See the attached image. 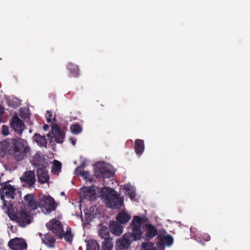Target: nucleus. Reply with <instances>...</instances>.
I'll use <instances>...</instances> for the list:
<instances>
[{
  "mask_svg": "<svg viewBox=\"0 0 250 250\" xmlns=\"http://www.w3.org/2000/svg\"><path fill=\"white\" fill-rule=\"evenodd\" d=\"M111 232L115 235L120 236L123 233V227L116 221H112L109 224Z\"/></svg>",
  "mask_w": 250,
  "mask_h": 250,
  "instance_id": "16",
  "label": "nucleus"
},
{
  "mask_svg": "<svg viewBox=\"0 0 250 250\" xmlns=\"http://www.w3.org/2000/svg\"><path fill=\"white\" fill-rule=\"evenodd\" d=\"M10 218L15 221L20 226L25 227L32 221V216L24 210L17 212L15 214L11 215Z\"/></svg>",
  "mask_w": 250,
  "mask_h": 250,
  "instance_id": "5",
  "label": "nucleus"
},
{
  "mask_svg": "<svg viewBox=\"0 0 250 250\" xmlns=\"http://www.w3.org/2000/svg\"><path fill=\"white\" fill-rule=\"evenodd\" d=\"M113 247L112 240H106L103 242L101 250H112Z\"/></svg>",
  "mask_w": 250,
  "mask_h": 250,
  "instance_id": "27",
  "label": "nucleus"
},
{
  "mask_svg": "<svg viewBox=\"0 0 250 250\" xmlns=\"http://www.w3.org/2000/svg\"><path fill=\"white\" fill-rule=\"evenodd\" d=\"M34 140L41 146H45L47 140L44 136H41L39 134H35L33 136Z\"/></svg>",
  "mask_w": 250,
  "mask_h": 250,
  "instance_id": "22",
  "label": "nucleus"
},
{
  "mask_svg": "<svg viewBox=\"0 0 250 250\" xmlns=\"http://www.w3.org/2000/svg\"><path fill=\"white\" fill-rule=\"evenodd\" d=\"M47 137V140H49L51 143L55 142L62 143L64 138V132L60 129L58 125L55 124L52 126L51 134H48Z\"/></svg>",
  "mask_w": 250,
  "mask_h": 250,
  "instance_id": "6",
  "label": "nucleus"
},
{
  "mask_svg": "<svg viewBox=\"0 0 250 250\" xmlns=\"http://www.w3.org/2000/svg\"><path fill=\"white\" fill-rule=\"evenodd\" d=\"M68 68L74 76H76L78 75L79 69L77 65L72 63H69L68 65Z\"/></svg>",
  "mask_w": 250,
  "mask_h": 250,
  "instance_id": "30",
  "label": "nucleus"
},
{
  "mask_svg": "<svg viewBox=\"0 0 250 250\" xmlns=\"http://www.w3.org/2000/svg\"><path fill=\"white\" fill-rule=\"evenodd\" d=\"M81 190L84 193L85 196L89 197L90 199L94 198L96 195V191L92 187H87L82 188Z\"/></svg>",
  "mask_w": 250,
  "mask_h": 250,
  "instance_id": "19",
  "label": "nucleus"
},
{
  "mask_svg": "<svg viewBox=\"0 0 250 250\" xmlns=\"http://www.w3.org/2000/svg\"><path fill=\"white\" fill-rule=\"evenodd\" d=\"M144 143L142 140L138 139L135 142V150L137 154L141 155L144 150Z\"/></svg>",
  "mask_w": 250,
  "mask_h": 250,
  "instance_id": "18",
  "label": "nucleus"
},
{
  "mask_svg": "<svg viewBox=\"0 0 250 250\" xmlns=\"http://www.w3.org/2000/svg\"><path fill=\"white\" fill-rule=\"evenodd\" d=\"M49 128V126L48 125H44L43 126V129L45 130V131H46Z\"/></svg>",
  "mask_w": 250,
  "mask_h": 250,
  "instance_id": "36",
  "label": "nucleus"
},
{
  "mask_svg": "<svg viewBox=\"0 0 250 250\" xmlns=\"http://www.w3.org/2000/svg\"><path fill=\"white\" fill-rule=\"evenodd\" d=\"M145 227L146 229V232L144 235V239H150L157 235V230L154 226L149 224H146Z\"/></svg>",
  "mask_w": 250,
  "mask_h": 250,
  "instance_id": "14",
  "label": "nucleus"
},
{
  "mask_svg": "<svg viewBox=\"0 0 250 250\" xmlns=\"http://www.w3.org/2000/svg\"><path fill=\"white\" fill-rule=\"evenodd\" d=\"M82 127L78 124H74L71 126V131L73 134H78L81 132Z\"/></svg>",
  "mask_w": 250,
  "mask_h": 250,
  "instance_id": "31",
  "label": "nucleus"
},
{
  "mask_svg": "<svg viewBox=\"0 0 250 250\" xmlns=\"http://www.w3.org/2000/svg\"><path fill=\"white\" fill-rule=\"evenodd\" d=\"M64 239L68 242H71L73 239V236L71 234V229L68 227H66L65 232H63Z\"/></svg>",
  "mask_w": 250,
  "mask_h": 250,
  "instance_id": "28",
  "label": "nucleus"
},
{
  "mask_svg": "<svg viewBox=\"0 0 250 250\" xmlns=\"http://www.w3.org/2000/svg\"><path fill=\"white\" fill-rule=\"evenodd\" d=\"M42 242L49 248L54 247L56 240L50 233H46L43 238H42Z\"/></svg>",
  "mask_w": 250,
  "mask_h": 250,
  "instance_id": "17",
  "label": "nucleus"
},
{
  "mask_svg": "<svg viewBox=\"0 0 250 250\" xmlns=\"http://www.w3.org/2000/svg\"><path fill=\"white\" fill-rule=\"evenodd\" d=\"M46 226L49 230L57 236L59 237L63 236L64 230L62 224L59 221L55 219H52L46 224Z\"/></svg>",
  "mask_w": 250,
  "mask_h": 250,
  "instance_id": "8",
  "label": "nucleus"
},
{
  "mask_svg": "<svg viewBox=\"0 0 250 250\" xmlns=\"http://www.w3.org/2000/svg\"><path fill=\"white\" fill-rule=\"evenodd\" d=\"M96 169L101 173V176L104 178L110 177L112 175V172L103 164L97 165Z\"/></svg>",
  "mask_w": 250,
  "mask_h": 250,
  "instance_id": "13",
  "label": "nucleus"
},
{
  "mask_svg": "<svg viewBox=\"0 0 250 250\" xmlns=\"http://www.w3.org/2000/svg\"><path fill=\"white\" fill-rule=\"evenodd\" d=\"M2 133L5 135H7L9 134V128L7 126L3 125L2 127Z\"/></svg>",
  "mask_w": 250,
  "mask_h": 250,
  "instance_id": "34",
  "label": "nucleus"
},
{
  "mask_svg": "<svg viewBox=\"0 0 250 250\" xmlns=\"http://www.w3.org/2000/svg\"><path fill=\"white\" fill-rule=\"evenodd\" d=\"M39 236H40V237H42V233H39Z\"/></svg>",
  "mask_w": 250,
  "mask_h": 250,
  "instance_id": "40",
  "label": "nucleus"
},
{
  "mask_svg": "<svg viewBox=\"0 0 250 250\" xmlns=\"http://www.w3.org/2000/svg\"><path fill=\"white\" fill-rule=\"evenodd\" d=\"M143 219L139 216H135L132 222V233H126L119 239L117 243L123 248H127L130 245V241L140 239L142 235L140 229Z\"/></svg>",
  "mask_w": 250,
  "mask_h": 250,
  "instance_id": "2",
  "label": "nucleus"
},
{
  "mask_svg": "<svg viewBox=\"0 0 250 250\" xmlns=\"http://www.w3.org/2000/svg\"><path fill=\"white\" fill-rule=\"evenodd\" d=\"M61 167H62L61 163L59 161H58L56 160H54L53 165L52 166V169H51L52 173L54 174L58 175L59 174V173L61 170Z\"/></svg>",
  "mask_w": 250,
  "mask_h": 250,
  "instance_id": "25",
  "label": "nucleus"
},
{
  "mask_svg": "<svg viewBox=\"0 0 250 250\" xmlns=\"http://www.w3.org/2000/svg\"><path fill=\"white\" fill-rule=\"evenodd\" d=\"M81 175L85 178L86 179L88 176H89V173L87 171H83L82 172Z\"/></svg>",
  "mask_w": 250,
  "mask_h": 250,
  "instance_id": "35",
  "label": "nucleus"
},
{
  "mask_svg": "<svg viewBox=\"0 0 250 250\" xmlns=\"http://www.w3.org/2000/svg\"><path fill=\"white\" fill-rule=\"evenodd\" d=\"M99 234L100 236L104 239V241L106 240H112L110 238L109 232L107 228L102 226L100 228L99 230Z\"/></svg>",
  "mask_w": 250,
  "mask_h": 250,
  "instance_id": "24",
  "label": "nucleus"
},
{
  "mask_svg": "<svg viewBox=\"0 0 250 250\" xmlns=\"http://www.w3.org/2000/svg\"><path fill=\"white\" fill-rule=\"evenodd\" d=\"M9 248L13 250H24L27 244L22 238H15L10 240L8 244Z\"/></svg>",
  "mask_w": 250,
  "mask_h": 250,
  "instance_id": "10",
  "label": "nucleus"
},
{
  "mask_svg": "<svg viewBox=\"0 0 250 250\" xmlns=\"http://www.w3.org/2000/svg\"><path fill=\"white\" fill-rule=\"evenodd\" d=\"M56 202L53 198L46 195H41L39 197V208L45 214H48L55 210Z\"/></svg>",
  "mask_w": 250,
  "mask_h": 250,
  "instance_id": "4",
  "label": "nucleus"
},
{
  "mask_svg": "<svg viewBox=\"0 0 250 250\" xmlns=\"http://www.w3.org/2000/svg\"><path fill=\"white\" fill-rule=\"evenodd\" d=\"M102 198L106 206L113 209L119 208L123 204V200L114 189L104 188L101 190Z\"/></svg>",
  "mask_w": 250,
  "mask_h": 250,
  "instance_id": "3",
  "label": "nucleus"
},
{
  "mask_svg": "<svg viewBox=\"0 0 250 250\" xmlns=\"http://www.w3.org/2000/svg\"><path fill=\"white\" fill-rule=\"evenodd\" d=\"M3 150L11 151V153L17 161L24 159L26 153L30 150L27 142L22 139H7L1 143Z\"/></svg>",
  "mask_w": 250,
  "mask_h": 250,
  "instance_id": "1",
  "label": "nucleus"
},
{
  "mask_svg": "<svg viewBox=\"0 0 250 250\" xmlns=\"http://www.w3.org/2000/svg\"><path fill=\"white\" fill-rule=\"evenodd\" d=\"M52 114L51 112L47 110L46 111V114L45 115V118L46 119V121L48 123H50L52 121V120H55V118H52Z\"/></svg>",
  "mask_w": 250,
  "mask_h": 250,
  "instance_id": "33",
  "label": "nucleus"
},
{
  "mask_svg": "<svg viewBox=\"0 0 250 250\" xmlns=\"http://www.w3.org/2000/svg\"><path fill=\"white\" fill-rule=\"evenodd\" d=\"M130 216L124 211H122L119 213L117 216V220L121 224L127 223L130 219Z\"/></svg>",
  "mask_w": 250,
  "mask_h": 250,
  "instance_id": "23",
  "label": "nucleus"
},
{
  "mask_svg": "<svg viewBox=\"0 0 250 250\" xmlns=\"http://www.w3.org/2000/svg\"><path fill=\"white\" fill-rule=\"evenodd\" d=\"M32 164L34 166L38 167L43 166L44 165V159L42 156L36 154L33 156Z\"/></svg>",
  "mask_w": 250,
  "mask_h": 250,
  "instance_id": "20",
  "label": "nucleus"
},
{
  "mask_svg": "<svg viewBox=\"0 0 250 250\" xmlns=\"http://www.w3.org/2000/svg\"><path fill=\"white\" fill-rule=\"evenodd\" d=\"M163 241L164 244L170 246L173 243V239L171 236H167L163 237Z\"/></svg>",
  "mask_w": 250,
  "mask_h": 250,
  "instance_id": "32",
  "label": "nucleus"
},
{
  "mask_svg": "<svg viewBox=\"0 0 250 250\" xmlns=\"http://www.w3.org/2000/svg\"><path fill=\"white\" fill-rule=\"evenodd\" d=\"M37 175L38 181L42 184L47 183L49 180L47 172L42 168H38Z\"/></svg>",
  "mask_w": 250,
  "mask_h": 250,
  "instance_id": "15",
  "label": "nucleus"
},
{
  "mask_svg": "<svg viewBox=\"0 0 250 250\" xmlns=\"http://www.w3.org/2000/svg\"><path fill=\"white\" fill-rule=\"evenodd\" d=\"M23 204L24 206L32 210H35L39 208V201L33 194H27L23 197Z\"/></svg>",
  "mask_w": 250,
  "mask_h": 250,
  "instance_id": "9",
  "label": "nucleus"
},
{
  "mask_svg": "<svg viewBox=\"0 0 250 250\" xmlns=\"http://www.w3.org/2000/svg\"><path fill=\"white\" fill-rule=\"evenodd\" d=\"M20 179L22 182H25L28 186L32 187L36 182L35 173L31 170L26 171L23 174Z\"/></svg>",
  "mask_w": 250,
  "mask_h": 250,
  "instance_id": "11",
  "label": "nucleus"
},
{
  "mask_svg": "<svg viewBox=\"0 0 250 250\" xmlns=\"http://www.w3.org/2000/svg\"><path fill=\"white\" fill-rule=\"evenodd\" d=\"M72 143L73 145H74L75 144V142L74 141H72Z\"/></svg>",
  "mask_w": 250,
  "mask_h": 250,
  "instance_id": "39",
  "label": "nucleus"
},
{
  "mask_svg": "<svg viewBox=\"0 0 250 250\" xmlns=\"http://www.w3.org/2000/svg\"><path fill=\"white\" fill-rule=\"evenodd\" d=\"M125 193L132 199L135 197V190L134 187L130 184H126L125 185Z\"/></svg>",
  "mask_w": 250,
  "mask_h": 250,
  "instance_id": "21",
  "label": "nucleus"
},
{
  "mask_svg": "<svg viewBox=\"0 0 250 250\" xmlns=\"http://www.w3.org/2000/svg\"><path fill=\"white\" fill-rule=\"evenodd\" d=\"M87 250H100V246L96 241L89 240L87 244Z\"/></svg>",
  "mask_w": 250,
  "mask_h": 250,
  "instance_id": "26",
  "label": "nucleus"
},
{
  "mask_svg": "<svg viewBox=\"0 0 250 250\" xmlns=\"http://www.w3.org/2000/svg\"><path fill=\"white\" fill-rule=\"evenodd\" d=\"M0 198L3 201V207L6 206V202L4 199V196L14 199L15 195V188L8 183H4L0 189Z\"/></svg>",
  "mask_w": 250,
  "mask_h": 250,
  "instance_id": "7",
  "label": "nucleus"
},
{
  "mask_svg": "<svg viewBox=\"0 0 250 250\" xmlns=\"http://www.w3.org/2000/svg\"><path fill=\"white\" fill-rule=\"evenodd\" d=\"M61 195L62 196H63V195H64V193L63 192H62L61 193Z\"/></svg>",
  "mask_w": 250,
  "mask_h": 250,
  "instance_id": "38",
  "label": "nucleus"
},
{
  "mask_svg": "<svg viewBox=\"0 0 250 250\" xmlns=\"http://www.w3.org/2000/svg\"><path fill=\"white\" fill-rule=\"evenodd\" d=\"M11 126L14 130L19 134H21L24 128V125L23 122L17 116L13 118Z\"/></svg>",
  "mask_w": 250,
  "mask_h": 250,
  "instance_id": "12",
  "label": "nucleus"
},
{
  "mask_svg": "<svg viewBox=\"0 0 250 250\" xmlns=\"http://www.w3.org/2000/svg\"><path fill=\"white\" fill-rule=\"evenodd\" d=\"M141 250H157L151 243H143Z\"/></svg>",
  "mask_w": 250,
  "mask_h": 250,
  "instance_id": "29",
  "label": "nucleus"
},
{
  "mask_svg": "<svg viewBox=\"0 0 250 250\" xmlns=\"http://www.w3.org/2000/svg\"><path fill=\"white\" fill-rule=\"evenodd\" d=\"M210 240V237L209 236H207V238L205 239L206 241H208Z\"/></svg>",
  "mask_w": 250,
  "mask_h": 250,
  "instance_id": "37",
  "label": "nucleus"
}]
</instances>
